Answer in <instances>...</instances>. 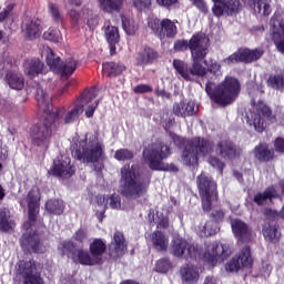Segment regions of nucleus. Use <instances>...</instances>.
I'll return each mask as SVG.
<instances>
[{
  "instance_id": "14",
  "label": "nucleus",
  "mask_w": 284,
  "mask_h": 284,
  "mask_svg": "<svg viewBox=\"0 0 284 284\" xmlns=\"http://www.w3.org/2000/svg\"><path fill=\"white\" fill-rule=\"evenodd\" d=\"M267 121H272V110L264 102H257L247 115V124L253 125L256 132H263L267 128Z\"/></svg>"
},
{
  "instance_id": "25",
  "label": "nucleus",
  "mask_w": 284,
  "mask_h": 284,
  "mask_svg": "<svg viewBox=\"0 0 284 284\" xmlns=\"http://www.w3.org/2000/svg\"><path fill=\"white\" fill-rule=\"evenodd\" d=\"M22 34L26 39H37L41 34V20L37 18L26 20L22 24Z\"/></svg>"
},
{
  "instance_id": "64",
  "label": "nucleus",
  "mask_w": 284,
  "mask_h": 284,
  "mask_svg": "<svg viewBox=\"0 0 284 284\" xmlns=\"http://www.w3.org/2000/svg\"><path fill=\"white\" fill-rule=\"evenodd\" d=\"M260 272L264 278H267V276L272 274V265H270V263H264Z\"/></svg>"
},
{
  "instance_id": "2",
  "label": "nucleus",
  "mask_w": 284,
  "mask_h": 284,
  "mask_svg": "<svg viewBox=\"0 0 284 284\" xmlns=\"http://www.w3.org/2000/svg\"><path fill=\"white\" fill-rule=\"evenodd\" d=\"M40 202L41 190L39 186H33L27 195L28 221L22 225L24 233L20 240L23 250L27 252H40L39 247L41 246V242L39 240V235L34 231Z\"/></svg>"
},
{
  "instance_id": "30",
  "label": "nucleus",
  "mask_w": 284,
  "mask_h": 284,
  "mask_svg": "<svg viewBox=\"0 0 284 284\" xmlns=\"http://www.w3.org/2000/svg\"><path fill=\"white\" fill-rule=\"evenodd\" d=\"M24 74L29 79H34L39 74H43V62L39 59H31L24 63Z\"/></svg>"
},
{
  "instance_id": "8",
  "label": "nucleus",
  "mask_w": 284,
  "mask_h": 284,
  "mask_svg": "<svg viewBox=\"0 0 284 284\" xmlns=\"http://www.w3.org/2000/svg\"><path fill=\"white\" fill-rule=\"evenodd\" d=\"M65 110H58L49 113L45 116V120L42 125H34L31 128L30 136L32 139L33 145H38V148H48L50 143V139L52 136V132L54 130V122L58 119L63 116Z\"/></svg>"
},
{
  "instance_id": "15",
  "label": "nucleus",
  "mask_w": 284,
  "mask_h": 284,
  "mask_svg": "<svg viewBox=\"0 0 284 284\" xmlns=\"http://www.w3.org/2000/svg\"><path fill=\"white\" fill-rule=\"evenodd\" d=\"M51 176L58 179H70L74 174V166L68 155H60L53 161V165L49 170Z\"/></svg>"
},
{
  "instance_id": "45",
  "label": "nucleus",
  "mask_w": 284,
  "mask_h": 284,
  "mask_svg": "<svg viewBox=\"0 0 284 284\" xmlns=\"http://www.w3.org/2000/svg\"><path fill=\"white\" fill-rule=\"evenodd\" d=\"M100 6L104 12H119L121 6H123V0H99Z\"/></svg>"
},
{
  "instance_id": "48",
  "label": "nucleus",
  "mask_w": 284,
  "mask_h": 284,
  "mask_svg": "<svg viewBox=\"0 0 284 284\" xmlns=\"http://www.w3.org/2000/svg\"><path fill=\"white\" fill-rule=\"evenodd\" d=\"M270 88L273 90H284V78L283 75L276 74L271 75L267 80Z\"/></svg>"
},
{
  "instance_id": "28",
  "label": "nucleus",
  "mask_w": 284,
  "mask_h": 284,
  "mask_svg": "<svg viewBox=\"0 0 284 284\" xmlns=\"http://www.w3.org/2000/svg\"><path fill=\"white\" fill-rule=\"evenodd\" d=\"M173 112L176 116H194L196 114V104L194 101L180 102L173 105Z\"/></svg>"
},
{
  "instance_id": "42",
  "label": "nucleus",
  "mask_w": 284,
  "mask_h": 284,
  "mask_svg": "<svg viewBox=\"0 0 284 284\" xmlns=\"http://www.w3.org/2000/svg\"><path fill=\"white\" fill-rule=\"evenodd\" d=\"M254 156L257 161H270L274 153L268 149L267 144L261 143L260 145L255 146Z\"/></svg>"
},
{
  "instance_id": "55",
  "label": "nucleus",
  "mask_w": 284,
  "mask_h": 284,
  "mask_svg": "<svg viewBox=\"0 0 284 284\" xmlns=\"http://www.w3.org/2000/svg\"><path fill=\"white\" fill-rule=\"evenodd\" d=\"M155 223L160 230H165V227L170 226L168 215L163 214L162 212H156Z\"/></svg>"
},
{
  "instance_id": "47",
  "label": "nucleus",
  "mask_w": 284,
  "mask_h": 284,
  "mask_svg": "<svg viewBox=\"0 0 284 284\" xmlns=\"http://www.w3.org/2000/svg\"><path fill=\"white\" fill-rule=\"evenodd\" d=\"M83 114V103L78 104L73 110L69 111L64 118V123L70 124L74 123L79 115Z\"/></svg>"
},
{
  "instance_id": "33",
  "label": "nucleus",
  "mask_w": 284,
  "mask_h": 284,
  "mask_svg": "<svg viewBox=\"0 0 284 284\" xmlns=\"http://www.w3.org/2000/svg\"><path fill=\"white\" fill-rule=\"evenodd\" d=\"M216 154L223 159H236V149L230 141H221L215 149Z\"/></svg>"
},
{
  "instance_id": "50",
  "label": "nucleus",
  "mask_w": 284,
  "mask_h": 284,
  "mask_svg": "<svg viewBox=\"0 0 284 284\" xmlns=\"http://www.w3.org/2000/svg\"><path fill=\"white\" fill-rule=\"evenodd\" d=\"M115 161H130V159H134V152L128 149L116 150L114 153Z\"/></svg>"
},
{
  "instance_id": "11",
  "label": "nucleus",
  "mask_w": 284,
  "mask_h": 284,
  "mask_svg": "<svg viewBox=\"0 0 284 284\" xmlns=\"http://www.w3.org/2000/svg\"><path fill=\"white\" fill-rule=\"evenodd\" d=\"M197 187L202 199V207L204 212H210V210H212V203L219 199L216 193V182L202 173L197 176Z\"/></svg>"
},
{
  "instance_id": "31",
  "label": "nucleus",
  "mask_w": 284,
  "mask_h": 284,
  "mask_svg": "<svg viewBox=\"0 0 284 284\" xmlns=\"http://www.w3.org/2000/svg\"><path fill=\"white\" fill-rule=\"evenodd\" d=\"M150 241L158 252H165L170 245V240L161 231L151 234Z\"/></svg>"
},
{
  "instance_id": "46",
  "label": "nucleus",
  "mask_w": 284,
  "mask_h": 284,
  "mask_svg": "<svg viewBox=\"0 0 284 284\" xmlns=\"http://www.w3.org/2000/svg\"><path fill=\"white\" fill-rule=\"evenodd\" d=\"M122 28L129 37H133V34H136V30H139V24H136L134 19L122 16Z\"/></svg>"
},
{
  "instance_id": "17",
  "label": "nucleus",
  "mask_w": 284,
  "mask_h": 284,
  "mask_svg": "<svg viewBox=\"0 0 284 284\" xmlns=\"http://www.w3.org/2000/svg\"><path fill=\"white\" fill-rule=\"evenodd\" d=\"M271 37L278 50V52L284 53V19L274 16L271 19Z\"/></svg>"
},
{
  "instance_id": "62",
  "label": "nucleus",
  "mask_w": 284,
  "mask_h": 284,
  "mask_svg": "<svg viewBox=\"0 0 284 284\" xmlns=\"http://www.w3.org/2000/svg\"><path fill=\"white\" fill-rule=\"evenodd\" d=\"M49 12L53 19H61V12L59 11V7H57L55 4H49Z\"/></svg>"
},
{
  "instance_id": "10",
  "label": "nucleus",
  "mask_w": 284,
  "mask_h": 284,
  "mask_svg": "<svg viewBox=\"0 0 284 284\" xmlns=\"http://www.w3.org/2000/svg\"><path fill=\"white\" fill-rule=\"evenodd\" d=\"M41 55L45 57L49 68H51L53 72L61 74L64 79H68L70 74H73L74 70H77V65H79L74 58H69L64 62H61L59 57L54 55V51H52L50 47H43Z\"/></svg>"
},
{
  "instance_id": "49",
  "label": "nucleus",
  "mask_w": 284,
  "mask_h": 284,
  "mask_svg": "<svg viewBox=\"0 0 284 284\" xmlns=\"http://www.w3.org/2000/svg\"><path fill=\"white\" fill-rule=\"evenodd\" d=\"M43 39L52 41L53 43H59L61 41V31H59V29L50 28L43 33Z\"/></svg>"
},
{
  "instance_id": "27",
  "label": "nucleus",
  "mask_w": 284,
  "mask_h": 284,
  "mask_svg": "<svg viewBox=\"0 0 284 284\" xmlns=\"http://www.w3.org/2000/svg\"><path fill=\"white\" fill-rule=\"evenodd\" d=\"M176 23H179V21H176V20L163 19L161 21V29H160L159 38L165 39V37H166L168 39H174V37H176V32H178Z\"/></svg>"
},
{
  "instance_id": "36",
  "label": "nucleus",
  "mask_w": 284,
  "mask_h": 284,
  "mask_svg": "<svg viewBox=\"0 0 284 284\" xmlns=\"http://www.w3.org/2000/svg\"><path fill=\"white\" fill-rule=\"evenodd\" d=\"M14 230V220L10 216L8 209L0 210V232H10Z\"/></svg>"
},
{
  "instance_id": "34",
  "label": "nucleus",
  "mask_w": 284,
  "mask_h": 284,
  "mask_svg": "<svg viewBox=\"0 0 284 284\" xmlns=\"http://www.w3.org/2000/svg\"><path fill=\"white\" fill-rule=\"evenodd\" d=\"M154 59H156V51L150 47H143L138 53L136 63L138 65H149Z\"/></svg>"
},
{
  "instance_id": "18",
  "label": "nucleus",
  "mask_w": 284,
  "mask_h": 284,
  "mask_svg": "<svg viewBox=\"0 0 284 284\" xmlns=\"http://www.w3.org/2000/svg\"><path fill=\"white\" fill-rule=\"evenodd\" d=\"M214 6L212 8L215 17H223V14H236L241 10V2L239 0H212Z\"/></svg>"
},
{
  "instance_id": "58",
  "label": "nucleus",
  "mask_w": 284,
  "mask_h": 284,
  "mask_svg": "<svg viewBox=\"0 0 284 284\" xmlns=\"http://www.w3.org/2000/svg\"><path fill=\"white\" fill-rule=\"evenodd\" d=\"M12 10H14V4H9L0 12V23H3V21L10 17Z\"/></svg>"
},
{
  "instance_id": "38",
  "label": "nucleus",
  "mask_w": 284,
  "mask_h": 284,
  "mask_svg": "<svg viewBox=\"0 0 284 284\" xmlns=\"http://www.w3.org/2000/svg\"><path fill=\"white\" fill-rule=\"evenodd\" d=\"M91 256L101 263V256L105 253V242L101 239H95L89 246Z\"/></svg>"
},
{
  "instance_id": "59",
  "label": "nucleus",
  "mask_w": 284,
  "mask_h": 284,
  "mask_svg": "<svg viewBox=\"0 0 284 284\" xmlns=\"http://www.w3.org/2000/svg\"><path fill=\"white\" fill-rule=\"evenodd\" d=\"M209 163L210 165H212V168L219 170V172H223V168H225V164L221 162L217 158H210Z\"/></svg>"
},
{
  "instance_id": "37",
  "label": "nucleus",
  "mask_w": 284,
  "mask_h": 284,
  "mask_svg": "<svg viewBox=\"0 0 284 284\" xmlns=\"http://www.w3.org/2000/svg\"><path fill=\"white\" fill-rule=\"evenodd\" d=\"M199 236L202 239L206 236H214L219 232V224L214 221H209L196 229Z\"/></svg>"
},
{
  "instance_id": "51",
  "label": "nucleus",
  "mask_w": 284,
  "mask_h": 284,
  "mask_svg": "<svg viewBox=\"0 0 284 284\" xmlns=\"http://www.w3.org/2000/svg\"><path fill=\"white\" fill-rule=\"evenodd\" d=\"M36 99L39 105H50V97H48V93L41 87H38L36 90Z\"/></svg>"
},
{
  "instance_id": "23",
  "label": "nucleus",
  "mask_w": 284,
  "mask_h": 284,
  "mask_svg": "<svg viewBox=\"0 0 284 284\" xmlns=\"http://www.w3.org/2000/svg\"><path fill=\"white\" fill-rule=\"evenodd\" d=\"M98 94H99V90L93 88L89 90L80 100L79 105H81V103H82V106L88 105V108L85 109V116H88V119H90V116H93L94 110L99 108V100L94 101Z\"/></svg>"
},
{
  "instance_id": "13",
  "label": "nucleus",
  "mask_w": 284,
  "mask_h": 284,
  "mask_svg": "<svg viewBox=\"0 0 284 284\" xmlns=\"http://www.w3.org/2000/svg\"><path fill=\"white\" fill-rule=\"evenodd\" d=\"M58 250L65 254L69 258H72L74 263H80V265H97L98 260L94 258L88 251H83L82 248H77L72 241H64L60 243Z\"/></svg>"
},
{
  "instance_id": "19",
  "label": "nucleus",
  "mask_w": 284,
  "mask_h": 284,
  "mask_svg": "<svg viewBox=\"0 0 284 284\" xmlns=\"http://www.w3.org/2000/svg\"><path fill=\"white\" fill-rule=\"evenodd\" d=\"M231 227L235 239H237L240 243H250V241H253L254 233H252V229H250L245 222L239 219L232 220Z\"/></svg>"
},
{
  "instance_id": "52",
  "label": "nucleus",
  "mask_w": 284,
  "mask_h": 284,
  "mask_svg": "<svg viewBox=\"0 0 284 284\" xmlns=\"http://www.w3.org/2000/svg\"><path fill=\"white\" fill-rule=\"evenodd\" d=\"M172 268V262L168 258H161L155 264V272H160V274H166Z\"/></svg>"
},
{
  "instance_id": "57",
  "label": "nucleus",
  "mask_w": 284,
  "mask_h": 284,
  "mask_svg": "<svg viewBox=\"0 0 284 284\" xmlns=\"http://www.w3.org/2000/svg\"><path fill=\"white\" fill-rule=\"evenodd\" d=\"M207 72H210L211 74H215V77H219L221 74V64H219V62L212 61L205 74H207Z\"/></svg>"
},
{
  "instance_id": "32",
  "label": "nucleus",
  "mask_w": 284,
  "mask_h": 284,
  "mask_svg": "<svg viewBox=\"0 0 284 284\" xmlns=\"http://www.w3.org/2000/svg\"><path fill=\"white\" fill-rule=\"evenodd\" d=\"M242 265L243 270H250L254 265V257L252 256V248L248 245H245L240 250L237 256H235Z\"/></svg>"
},
{
  "instance_id": "3",
  "label": "nucleus",
  "mask_w": 284,
  "mask_h": 284,
  "mask_svg": "<svg viewBox=\"0 0 284 284\" xmlns=\"http://www.w3.org/2000/svg\"><path fill=\"white\" fill-rule=\"evenodd\" d=\"M121 194L126 199H141L145 192H148V185L150 180H143L141 173H139V166L125 164L121 169Z\"/></svg>"
},
{
  "instance_id": "54",
  "label": "nucleus",
  "mask_w": 284,
  "mask_h": 284,
  "mask_svg": "<svg viewBox=\"0 0 284 284\" xmlns=\"http://www.w3.org/2000/svg\"><path fill=\"white\" fill-rule=\"evenodd\" d=\"M148 26L150 30H152V32H154V34L159 37L161 32V21L159 20V18L154 16L149 17Z\"/></svg>"
},
{
  "instance_id": "56",
  "label": "nucleus",
  "mask_w": 284,
  "mask_h": 284,
  "mask_svg": "<svg viewBox=\"0 0 284 284\" xmlns=\"http://www.w3.org/2000/svg\"><path fill=\"white\" fill-rule=\"evenodd\" d=\"M133 6L136 10H148L152 6V0H133Z\"/></svg>"
},
{
  "instance_id": "7",
  "label": "nucleus",
  "mask_w": 284,
  "mask_h": 284,
  "mask_svg": "<svg viewBox=\"0 0 284 284\" xmlns=\"http://www.w3.org/2000/svg\"><path fill=\"white\" fill-rule=\"evenodd\" d=\"M173 141L175 145H185V149L182 153L183 163L189 166L196 165L199 163V156H207L212 154L213 144L209 140L194 138L193 140L186 142L185 139L174 135Z\"/></svg>"
},
{
  "instance_id": "53",
  "label": "nucleus",
  "mask_w": 284,
  "mask_h": 284,
  "mask_svg": "<svg viewBox=\"0 0 284 284\" xmlns=\"http://www.w3.org/2000/svg\"><path fill=\"white\" fill-rule=\"evenodd\" d=\"M225 270L231 274H236L240 270H243V266L241 265V262L236 257H233L225 264Z\"/></svg>"
},
{
  "instance_id": "35",
  "label": "nucleus",
  "mask_w": 284,
  "mask_h": 284,
  "mask_svg": "<svg viewBox=\"0 0 284 284\" xmlns=\"http://www.w3.org/2000/svg\"><path fill=\"white\" fill-rule=\"evenodd\" d=\"M262 233L265 241H270V243H278L281 241V232H278L276 225L270 223L264 224Z\"/></svg>"
},
{
  "instance_id": "4",
  "label": "nucleus",
  "mask_w": 284,
  "mask_h": 284,
  "mask_svg": "<svg viewBox=\"0 0 284 284\" xmlns=\"http://www.w3.org/2000/svg\"><path fill=\"white\" fill-rule=\"evenodd\" d=\"M191 54L193 59L192 68L187 65V62L175 59L173 60V68L184 81H194L195 77H205L206 72L205 68L201 65V61L205 59V49L203 48L202 42H199L196 45V38H193L191 41Z\"/></svg>"
},
{
  "instance_id": "16",
  "label": "nucleus",
  "mask_w": 284,
  "mask_h": 284,
  "mask_svg": "<svg viewBox=\"0 0 284 284\" xmlns=\"http://www.w3.org/2000/svg\"><path fill=\"white\" fill-rule=\"evenodd\" d=\"M263 57V49H240L237 52L231 54L224 60L225 63H252V61H258Z\"/></svg>"
},
{
  "instance_id": "24",
  "label": "nucleus",
  "mask_w": 284,
  "mask_h": 284,
  "mask_svg": "<svg viewBox=\"0 0 284 284\" xmlns=\"http://www.w3.org/2000/svg\"><path fill=\"white\" fill-rule=\"evenodd\" d=\"M182 283L184 284H195L199 283V278L201 277L199 266L193 264H186L180 270Z\"/></svg>"
},
{
  "instance_id": "1",
  "label": "nucleus",
  "mask_w": 284,
  "mask_h": 284,
  "mask_svg": "<svg viewBox=\"0 0 284 284\" xmlns=\"http://www.w3.org/2000/svg\"><path fill=\"white\" fill-rule=\"evenodd\" d=\"M173 256L182 258H201L209 265H216V263H223L225 258L232 254L230 246L221 244L219 242L205 243L204 250L199 251V246L189 244L187 241L182 237H174L172 244Z\"/></svg>"
},
{
  "instance_id": "29",
  "label": "nucleus",
  "mask_w": 284,
  "mask_h": 284,
  "mask_svg": "<svg viewBox=\"0 0 284 284\" xmlns=\"http://www.w3.org/2000/svg\"><path fill=\"white\" fill-rule=\"evenodd\" d=\"M104 37L110 45L111 54L116 52V43L121 41V36L119 34V28L114 26H106L104 28Z\"/></svg>"
},
{
  "instance_id": "22",
  "label": "nucleus",
  "mask_w": 284,
  "mask_h": 284,
  "mask_svg": "<svg viewBox=\"0 0 284 284\" xmlns=\"http://www.w3.org/2000/svg\"><path fill=\"white\" fill-rule=\"evenodd\" d=\"M128 246L125 245V237H123V233L116 231L113 235V241L109 246V254L112 258H119V256H123L125 254V250Z\"/></svg>"
},
{
  "instance_id": "5",
  "label": "nucleus",
  "mask_w": 284,
  "mask_h": 284,
  "mask_svg": "<svg viewBox=\"0 0 284 284\" xmlns=\"http://www.w3.org/2000/svg\"><path fill=\"white\" fill-rule=\"evenodd\" d=\"M213 88L214 83L207 81L205 91L217 105H231L241 94V82L234 77H226L215 90Z\"/></svg>"
},
{
  "instance_id": "12",
  "label": "nucleus",
  "mask_w": 284,
  "mask_h": 284,
  "mask_svg": "<svg viewBox=\"0 0 284 284\" xmlns=\"http://www.w3.org/2000/svg\"><path fill=\"white\" fill-rule=\"evenodd\" d=\"M16 274L22 277V284H45L41 271L34 260L20 261L16 265Z\"/></svg>"
},
{
  "instance_id": "41",
  "label": "nucleus",
  "mask_w": 284,
  "mask_h": 284,
  "mask_svg": "<svg viewBox=\"0 0 284 284\" xmlns=\"http://www.w3.org/2000/svg\"><path fill=\"white\" fill-rule=\"evenodd\" d=\"M276 199V189L274 186L267 187L263 193H257L254 196V203L257 205H264L267 201Z\"/></svg>"
},
{
  "instance_id": "40",
  "label": "nucleus",
  "mask_w": 284,
  "mask_h": 284,
  "mask_svg": "<svg viewBox=\"0 0 284 284\" xmlns=\"http://www.w3.org/2000/svg\"><path fill=\"white\" fill-rule=\"evenodd\" d=\"M272 0H255L253 10L255 14H263L264 17H268L272 14Z\"/></svg>"
},
{
  "instance_id": "44",
  "label": "nucleus",
  "mask_w": 284,
  "mask_h": 284,
  "mask_svg": "<svg viewBox=\"0 0 284 284\" xmlns=\"http://www.w3.org/2000/svg\"><path fill=\"white\" fill-rule=\"evenodd\" d=\"M7 81L11 90H21L26 85L23 75L14 72L7 74Z\"/></svg>"
},
{
  "instance_id": "9",
  "label": "nucleus",
  "mask_w": 284,
  "mask_h": 284,
  "mask_svg": "<svg viewBox=\"0 0 284 284\" xmlns=\"http://www.w3.org/2000/svg\"><path fill=\"white\" fill-rule=\"evenodd\" d=\"M170 146L161 142H155L146 146L143 151V159L149 163L151 170L166 171L168 165L162 161L170 156Z\"/></svg>"
},
{
  "instance_id": "20",
  "label": "nucleus",
  "mask_w": 284,
  "mask_h": 284,
  "mask_svg": "<svg viewBox=\"0 0 284 284\" xmlns=\"http://www.w3.org/2000/svg\"><path fill=\"white\" fill-rule=\"evenodd\" d=\"M69 17L73 23H83V21H87V24L91 29L97 28L99 23L97 16H94V12L90 9H82L80 12L71 9V11H69Z\"/></svg>"
},
{
  "instance_id": "39",
  "label": "nucleus",
  "mask_w": 284,
  "mask_h": 284,
  "mask_svg": "<svg viewBox=\"0 0 284 284\" xmlns=\"http://www.w3.org/2000/svg\"><path fill=\"white\" fill-rule=\"evenodd\" d=\"M125 71V65L116 62H106L103 64L102 72L106 77H118Z\"/></svg>"
},
{
  "instance_id": "43",
  "label": "nucleus",
  "mask_w": 284,
  "mask_h": 284,
  "mask_svg": "<svg viewBox=\"0 0 284 284\" xmlns=\"http://www.w3.org/2000/svg\"><path fill=\"white\" fill-rule=\"evenodd\" d=\"M45 210L49 214L61 215L65 210V203L61 200H49L45 203Z\"/></svg>"
},
{
  "instance_id": "61",
  "label": "nucleus",
  "mask_w": 284,
  "mask_h": 284,
  "mask_svg": "<svg viewBox=\"0 0 284 284\" xmlns=\"http://www.w3.org/2000/svg\"><path fill=\"white\" fill-rule=\"evenodd\" d=\"M133 91L135 92V94H145L146 92H152V87L148 85V84H140L136 85Z\"/></svg>"
},
{
  "instance_id": "60",
  "label": "nucleus",
  "mask_w": 284,
  "mask_h": 284,
  "mask_svg": "<svg viewBox=\"0 0 284 284\" xmlns=\"http://www.w3.org/2000/svg\"><path fill=\"white\" fill-rule=\"evenodd\" d=\"M74 241H78L79 243H83L85 239H88V233L83 229H79L74 235Z\"/></svg>"
},
{
  "instance_id": "6",
  "label": "nucleus",
  "mask_w": 284,
  "mask_h": 284,
  "mask_svg": "<svg viewBox=\"0 0 284 284\" xmlns=\"http://www.w3.org/2000/svg\"><path fill=\"white\" fill-rule=\"evenodd\" d=\"M71 152L72 156L82 163H99L103 159V144L97 135H87L71 145Z\"/></svg>"
},
{
  "instance_id": "26",
  "label": "nucleus",
  "mask_w": 284,
  "mask_h": 284,
  "mask_svg": "<svg viewBox=\"0 0 284 284\" xmlns=\"http://www.w3.org/2000/svg\"><path fill=\"white\" fill-rule=\"evenodd\" d=\"M98 205L103 210H121V196L118 194L98 196Z\"/></svg>"
},
{
  "instance_id": "63",
  "label": "nucleus",
  "mask_w": 284,
  "mask_h": 284,
  "mask_svg": "<svg viewBox=\"0 0 284 284\" xmlns=\"http://www.w3.org/2000/svg\"><path fill=\"white\" fill-rule=\"evenodd\" d=\"M275 152H280V154H283L284 152V140L283 138H277L274 143Z\"/></svg>"
},
{
  "instance_id": "21",
  "label": "nucleus",
  "mask_w": 284,
  "mask_h": 284,
  "mask_svg": "<svg viewBox=\"0 0 284 284\" xmlns=\"http://www.w3.org/2000/svg\"><path fill=\"white\" fill-rule=\"evenodd\" d=\"M195 39V45H200L199 42H202V48L204 49V57L207 55V38L204 34H195L193 36L190 41L187 40H178L174 43V50L176 52H184V50H191L192 51V41Z\"/></svg>"
}]
</instances>
